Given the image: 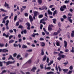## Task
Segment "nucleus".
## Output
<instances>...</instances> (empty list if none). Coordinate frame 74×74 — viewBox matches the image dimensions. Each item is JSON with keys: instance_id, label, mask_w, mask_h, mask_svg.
I'll return each mask as SVG.
<instances>
[{"instance_id": "41", "label": "nucleus", "mask_w": 74, "mask_h": 74, "mask_svg": "<svg viewBox=\"0 0 74 74\" xmlns=\"http://www.w3.org/2000/svg\"><path fill=\"white\" fill-rule=\"evenodd\" d=\"M16 18H17V16H15L14 18V21H16Z\"/></svg>"}, {"instance_id": "17", "label": "nucleus", "mask_w": 74, "mask_h": 74, "mask_svg": "<svg viewBox=\"0 0 74 74\" xmlns=\"http://www.w3.org/2000/svg\"><path fill=\"white\" fill-rule=\"evenodd\" d=\"M2 52H8V50L7 49H2Z\"/></svg>"}, {"instance_id": "9", "label": "nucleus", "mask_w": 74, "mask_h": 74, "mask_svg": "<svg viewBox=\"0 0 74 74\" xmlns=\"http://www.w3.org/2000/svg\"><path fill=\"white\" fill-rule=\"evenodd\" d=\"M37 69V68L36 67L34 66L33 67L32 69H31V71H33V72H34Z\"/></svg>"}, {"instance_id": "38", "label": "nucleus", "mask_w": 74, "mask_h": 74, "mask_svg": "<svg viewBox=\"0 0 74 74\" xmlns=\"http://www.w3.org/2000/svg\"><path fill=\"white\" fill-rule=\"evenodd\" d=\"M73 66H71L69 67V69L70 70H73Z\"/></svg>"}, {"instance_id": "18", "label": "nucleus", "mask_w": 74, "mask_h": 74, "mask_svg": "<svg viewBox=\"0 0 74 74\" xmlns=\"http://www.w3.org/2000/svg\"><path fill=\"white\" fill-rule=\"evenodd\" d=\"M60 53L58 54V56H59V57L57 58L58 60L59 61L60 60H61V59H62V57H61L60 56Z\"/></svg>"}, {"instance_id": "54", "label": "nucleus", "mask_w": 74, "mask_h": 74, "mask_svg": "<svg viewBox=\"0 0 74 74\" xmlns=\"http://www.w3.org/2000/svg\"><path fill=\"white\" fill-rule=\"evenodd\" d=\"M44 40V38H40V41H42V40Z\"/></svg>"}, {"instance_id": "1", "label": "nucleus", "mask_w": 74, "mask_h": 74, "mask_svg": "<svg viewBox=\"0 0 74 74\" xmlns=\"http://www.w3.org/2000/svg\"><path fill=\"white\" fill-rule=\"evenodd\" d=\"M66 8V6L65 5H64L61 6L60 8V10L61 11H63L64 10V9Z\"/></svg>"}, {"instance_id": "29", "label": "nucleus", "mask_w": 74, "mask_h": 74, "mask_svg": "<svg viewBox=\"0 0 74 74\" xmlns=\"http://www.w3.org/2000/svg\"><path fill=\"white\" fill-rule=\"evenodd\" d=\"M38 3L39 4H41L42 0H38Z\"/></svg>"}, {"instance_id": "42", "label": "nucleus", "mask_w": 74, "mask_h": 74, "mask_svg": "<svg viewBox=\"0 0 74 74\" xmlns=\"http://www.w3.org/2000/svg\"><path fill=\"white\" fill-rule=\"evenodd\" d=\"M62 70L63 71H64L65 72L66 71H68V69H63Z\"/></svg>"}, {"instance_id": "32", "label": "nucleus", "mask_w": 74, "mask_h": 74, "mask_svg": "<svg viewBox=\"0 0 74 74\" xmlns=\"http://www.w3.org/2000/svg\"><path fill=\"white\" fill-rule=\"evenodd\" d=\"M23 48H26L27 47V46L23 45L22 46Z\"/></svg>"}, {"instance_id": "36", "label": "nucleus", "mask_w": 74, "mask_h": 74, "mask_svg": "<svg viewBox=\"0 0 74 74\" xmlns=\"http://www.w3.org/2000/svg\"><path fill=\"white\" fill-rule=\"evenodd\" d=\"M40 68L41 69H43L44 67H43V64H41L40 65Z\"/></svg>"}, {"instance_id": "24", "label": "nucleus", "mask_w": 74, "mask_h": 74, "mask_svg": "<svg viewBox=\"0 0 74 74\" xmlns=\"http://www.w3.org/2000/svg\"><path fill=\"white\" fill-rule=\"evenodd\" d=\"M31 63H32V60H29L26 63H25V64H27V63L30 64Z\"/></svg>"}, {"instance_id": "55", "label": "nucleus", "mask_w": 74, "mask_h": 74, "mask_svg": "<svg viewBox=\"0 0 74 74\" xmlns=\"http://www.w3.org/2000/svg\"><path fill=\"white\" fill-rule=\"evenodd\" d=\"M16 55H17V54H16V53H14V54H13L14 57H16Z\"/></svg>"}, {"instance_id": "34", "label": "nucleus", "mask_w": 74, "mask_h": 74, "mask_svg": "<svg viewBox=\"0 0 74 74\" xmlns=\"http://www.w3.org/2000/svg\"><path fill=\"white\" fill-rule=\"evenodd\" d=\"M73 73V71L71 70H70L69 71L68 73V74H71V73Z\"/></svg>"}, {"instance_id": "33", "label": "nucleus", "mask_w": 74, "mask_h": 74, "mask_svg": "<svg viewBox=\"0 0 74 74\" xmlns=\"http://www.w3.org/2000/svg\"><path fill=\"white\" fill-rule=\"evenodd\" d=\"M68 18L70 17V16H72V15L70 13H69L68 14Z\"/></svg>"}, {"instance_id": "15", "label": "nucleus", "mask_w": 74, "mask_h": 74, "mask_svg": "<svg viewBox=\"0 0 74 74\" xmlns=\"http://www.w3.org/2000/svg\"><path fill=\"white\" fill-rule=\"evenodd\" d=\"M23 33H24V34H26L27 33V31H26V29H25L24 31L21 32V34H23Z\"/></svg>"}, {"instance_id": "21", "label": "nucleus", "mask_w": 74, "mask_h": 74, "mask_svg": "<svg viewBox=\"0 0 74 74\" xmlns=\"http://www.w3.org/2000/svg\"><path fill=\"white\" fill-rule=\"evenodd\" d=\"M48 14H49V15H52V12L50 11L49 10H48Z\"/></svg>"}, {"instance_id": "57", "label": "nucleus", "mask_w": 74, "mask_h": 74, "mask_svg": "<svg viewBox=\"0 0 74 74\" xmlns=\"http://www.w3.org/2000/svg\"><path fill=\"white\" fill-rule=\"evenodd\" d=\"M63 17L64 19H66V18H67V16H66L65 15H64L63 16Z\"/></svg>"}, {"instance_id": "64", "label": "nucleus", "mask_w": 74, "mask_h": 74, "mask_svg": "<svg viewBox=\"0 0 74 74\" xmlns=\"http://www.w3.org/2000/svg\"><path fill=\"white\" fill-rule=\"evenodd\" d=\"M14 47H18V45H16V44H14Z\"/></svg>"}, {"instance_id": "31", "label": "nucleus", "mask_w": 74, "mask_h": 74, "mask_svg": "<svg viewBox=\"0 0 74 74\" xmlns=\"http://www.w3.org/2000/svg\"><path fill=\"white\" fill-rule=\"evenodd\" d=\"M41 44L42 47H44V46H45V43H44V42H41Z\"/></svg>"}, {"instance_id": "25", "label": "nucleus", "mask_w": 74, "mask_h": 74, "mask_svg": "<svg viewBox=\"0 0 74 74\" xmlns=\"http://www.w3.org/2000/svg\"><path fill=\"white\" fill-rule=\"evenodd\" d=\"M46 59H47V56H45L43 57V58L42 59V61H45V60H46Z\"/></svg>"}, {"instance_id": "13", "label": "nucleus", "mask_w": 74, "mask_h": 74, "mask_svg": "<svg viewBox=\"0 0 74 74\" xmlns=\"http://www.w3.org/2000/svg\"><path fill=\"white\" fill-rule=\"evenodd\" d=\"M33 14L34 15V16H37V14H38L39 13L38 12L35 11L34 12Z\"/></svg>"}, {"instance_id": "47", "label": "nucleus", "mask_w": 74, "mask_h": 74, "mask_svg": "<svg viewBox=\"0 0 74 74\" xmlns=\"http://www.w3.org/2000/svg\"><path fill=\"white\" fill-rule=\"evenodd\" d=\"M0 66L1 67H2V66H3V62H0Z\"/></svg>"}, {"instance_id": "39", "label": "nucleus", "mask_w": 74, "mask_h": 74, "mask_svg": "<svg viewBox=\"0 0 74 74\" xmlns=\"http://www.w3.org/2000/svg\"><path fill=\"white\" fill-rule=\"evenodd\" d=\"M0 47H4V44L0 43Z\"/></svg>"}, {"instance_id": "37", "label": "nucleus", "mask_w": 74, "mask_h": 74, "mask_svg": "<svg viewBox=\"0 0 74 74\" xmlns=\"http://www.w3.org/2000/svg\"><path fill=\"white\" fill-rule=\"evenodd\" d=\"M74 47H72V49L71 51V52H72L73 53H74Z\"/></svg>"}, {"instance_id": "4", "label": "nucleus", "mask_w": 74, "mask_h": 74, "mask_svg": "<svg viewBox=\"0 0 74 74\" xmlns=\"http://www.w3.org/2000/svg\"><path fill=\"white\" fill-rule=\"evenodd\" d=\"M14 62H15V61L14 60V62H10L9 61L6 62V66H8L9 64H12L13 63H14Z\"/></svg>"}, {"instance_id": "11", "label": "nucleus", "mask_w": 74, "mask_h": 74, "mask_svg": "<svg viewBox=\"0 0 74 74\" xmlns=\"http://www.w3.org/2000/svg\"><path fill=\"white\" fill-rule=\"evenodd\" d=\"M29 19L31 22H32L33 21V17L31 15L29 16Z\"/></svg>"}, {"instance_id": "5", "label": "nucleus", "mask_w": 74, "mask_h": 74, "mask_svg": "<svg viewBox=\"0 0 74 74\" xmlns=\"http://www.w3.org/2000/svg\"><path fill=\"white\" fill-rule=\"evenodd\" d=\"M62 31V29H60L59 30H58L57 31V32H55L53 34L54 35H57L58 34V33H59L60 32Z\"/></svg>"}, {"instance_id": "28", "label": "nucleus", "mask_w": 74, "mask_h": 74, "mask_svg": "<svg viewBox=\"0 0 74 74\" xmlns=\"http://www.w3.org/2000/svg\"><path fill=\"white\" fill-rule=\"evenodd\" d=\"M0 10H1L3 12H7V10H5L4 9H1Z\"/></svg>"}, {"instance_id": "12", "label": "nucleus", "mask_w": 74, "mask_h": 74, "mask_svg": "<svg viewBox=\"0 0 74 74\" xmlns=\"http://www.w3.org/2000/svg\"><path fill=\"white\" fill-rule=\"evenodd\" d=\"M60 56H61V58H62V59H64V58H66V56H65L64 55L62 54L60 55Z\"/></svg>"}, {"instance_id": "22", "label": "nucleus", "mask_w": 74, "mask_h": 74, "mask_svg": "<svg viewBox=\"0 0 74 74\" xmlns=\"http://www.w3.org/2000/svg\"><path fill=\"white\" fill-rule=\"evenodd\" d=\"M48 30L50 32H51V31H52V28L50 26H49L48 27Z\"/></svg>"}, {"instance_id": "48", "label": "nucleus", "mask_w": 74, "mask_h": 74, "mask_svg": "<svg viewBox=\"0 0 74 74\" xmlns=\"http://www.w3.org/2000/svg\"><path fill=\"white\" fill-rule=\"evenodd\" d=\"M12 37H13V36H12V35L10 36L9 37V40H10V39H11V38H12Z\"/></svg>"}, {"instance_id": "52", "label": "nucleus", "mask_w": 74, "mask_h": 74, "mask_svg": "<svg viewBox=\"0 0 74 74\" xmlns=\"http://www.w3.org/2000/svg\"><path fill=\"white\" fill-rule=\"evenodd\" d=\"M27 51H28V52H32V49H29V50H27Z\"/></svg>"}, {"instance_id": "46", "label": "nucleus", "mask_w": 74, "mask_h": 74, "mask_svg": "<svg viewBox=\"0 0 74 74\" xmlns=\"http://www.w3.org/2000/svg\"><path fill=\"white\" fill-rule=\"evenodd\" d=\"M56 69L57 71H58V66H57V65H56Z\"/></svg>"}, {"instance_id": "62", "label": "nucleus", "mask_w": 74, "mask_h": 74, "mask_svg": "<svg viewBox=\"0 0 74 74\" xmlns=\"http://www.w3.org/2000/svg\"><path fill=\"white\" fill-rule=\"evenodd\" d=\"M53 63V60L50 61V63L52 64Z\"/></svg>"}, {"instance_id": "49", "label": "nucleus", "mask_w": 74, "mask_h": 74, "mask_svg": "<svg viewBox=\"0 0 74 74\" xmlns=\"http://www.w3.org/2000/svg\"><path fill=\"white\" fill-rule=\"evenodd\" d=\"M49 58L48 57H47V63H49Z\"/></svg>"}, {"instance_id": "53", "label": "nucleus", "mask_w": 74, "mask_h": 74, "mask_svg": "<svg viewBox=\"0 0 74 74\" xmlns=\"http://www.w3.org/2000/svg\"><path fill=\"white\" fill-rule=\"evenodd\" d=\"M43 27V25H42V24L40 25V29H42V27Z\"/></svg>"}, {"instance_id": "16", "label": "nucleus", "mask_w": 74, "mask_h": 74, "mask_svg": "<svg viewBox=\"0 0 74 74\" xmlns=\"http://www.w3.org/2000/svg\"><path fill=\"white\" fill-rule=\"evenodd\" d=\"M46 67H47V65H45V70H50L51 67H49L46 68Z\"/></svg>"}, {"instance_id": "58", "label": "nucleus", "mask_w": 74, "mask_h": 74, "mask_svg": "<svg viewBox=\"0 0 74 74\" xmlns=\"http://www.w3.org/2000/svg\"><path fill=\"white\" fill-rule=\"evenodd\" d=\"M5 27H3L2 28V31H3V32H4V30H5Z\"/></svg>"}, {"instance_id": "2", "label": "nucleus", "mask_w": 74, "mask_h": 74, "mask_svg": "<svg viewBox=\"0 0 74 74\" xmlns=\"http://www.w3.org/2000/svg\"><path fill=\"white\" fill-rule=\"evenodd\" d=\"M25 25L27 26V29L28 30H29V29H30V24L29 23L27 22L25 23Z\"/></svg>"}, {"instance_id": "45", "label": "nucleus", "mask_w": 74, "mask_h": 74, "mask_svg": "<svg viewBox=\"0 0 74 74\" xmlns=\"http://www.w3.org/2000/svg\"><path fill=\"white\" fill-rule=\"evenodd\" d=\"M58 68L60 72V71H61V68H60V66H58Z\"/></svg>"}, {"instance_id": "63", "label": "nucleus", "mask_w": 74, "mask_h": 74, "mask_svg": "<svg viewBox=\"0 0 74 74\" xmlns=\"http://www.w3.org/2000/svg\"><path fill=\"white\" fill-rule=\"evenodd\" d=\"M53 5H51L50 6L49 8H52V7H53Z\"/></svg>"}, {"instance_id": "20", "label": "nucleus", "mask_w": 74, "mask_h": 74, "mask_svg": "<svg viewBox=\"0 0 74 74\" xmlns=\"http://www.w3.org/2000/svg\"><path fill=\"white\" fill-rule=\"evenodd\" d=\"M71 36L72 37H74V31H72V32L71 33Z\"/></svg>"}, {"instance_id": "30", "label": "nucleus", "mask_w": 74, "mask_h": 74, "mask_svg": "<svg viewBox=\"0 0 74 74\" xmlns=\"http://www.w3.org/2000/svg\"><path fill=\"white\" fill-rule=\"evenodd\" d=\"M14 42V40H11L9 41V43L10 44H11V43H12V42Z\"/></svg>"}, {"instance_id": "43", "label": "nucleus", "mask_w": 74, "mask_h": 74, "mask_svg": "<svg viewBox=\"0 0 74 74\" xmlns=\"http://www.w3.org/2000/svg\"><path fill=\"white\" fill-rule=\"evenodd\" d=\"M68 64V62H65L63 64H64L65 66H66L67 64Z\"/></svg>"}, {"instance_id": "59", "label": "nucleus", "mask_w": 74, "mask_h": 74, "mask_svg": "<svg viewBox=\"0 0 74 74\" xmlns=\"http://www.w3.org/2000/svg\"><path fill=\"white\" fill-rule=\"evenodd\" d=\"M25 16H28V14L27 13H26L25 14Z\"/></svg>"}, {"instance_id": "8", "label": "nucleus", "mask_w": 74, "mask_h": 74, "mask_svg": "<svg viewBox=\"0 0 74 74\" xmlns=\"http://www.w3.org/2000/svg\"><path fill=\"white\" fill-rule=\"evenodd\" d=\"M64 47L66 49L67 48V42L66 41L64 40Z\"/></svg>"}, {"instance_id": "6", "label": "nucleus", "mask_w": 74, "mask_h": 74, "mask_svg": "<svg viewBox=\"0 0 74 74\" xmlns=\"http://www.w3.org/2000/svg\"><path fill=\"white\" fill-rule=\"evenodd\" d=\"M45 8V10H47V8L46 7V6H44L42 8H39V10H44Z\"/></svg>"}, {"instance_id": "23", "label": "nucleus", "mask_w": 74, "mask_h": 74, "mask_svg": "<svg viewBox=\"0 0 74 74\" xmlns=\"http://www.w3.org/2000/svg\"><path fill=\"white\" fill-rule=\"evenodd\" d=\"M4 6L5 7H8V6H9V5L8 3H7L6 2H5Z\"/></svg>"}, {"instance_id": "10", "label": "nucleus", "mask_w": 74, "mask_h": 74, "mask_svg": "<svg viewBox=\"0 0 74 74\" xmlns=\"http://www.w3.org/2000/svg\"><path fill=\"white\" fill-rule=\"evenodd\" d=\"M71 18V17H68L67 19L68 20V21H69L70 23H73V20H72L71 19H70Z\"/></svg>"}, {"instance_id": "26", "label": "nucleus", "mask_w": 74, "mask_h": 74, "mask_svg": "<svg viewBox=\"0 0 74 74\" xmlns=\"http://www.w3.org/2000/svg\"><path fill=\"white\" fill-rule=\"evenodd\" d=\"M56 19L54 18L53 19V22L54 24H56Z\"/></svg>"}, {"instance_id": "40", "label": "nucleus", "mask_w": 74, "mask_h": 74, "mask_svg": "<svg viewBox=\"0 0 74 74\" xmlns=\"http://www.w3.org/2000/svg\"><path fill=\"white\" fill-rule=\"evenodd\" d=\"M56 10H55L53 13V15H55L56 14Z\"/></svg>"}, {"instance_id": "27", "label": "nucleus", "mask_w": 74, "mask_h": 74, "mask_svg": "<svg viewBox=\"0 0 74 74\" xmlns=\"http://www.w3.org/2000/svg\"><path fill=\"white\" fill-rule=\"evenodd\" d=\"M10 59H11L12 60H14V58L12 57V56L10 55V57L8 59V60H10Z\"/></svg>"}, {"instance_id": "7", "label": "nucleus", "mask_w": 74, "mask_h": 74, "mask_svg": "<svg viewBox=\"0 0 74 74\" xmlns=\"http://www.w3.org/2000/svg\"><path fill=\"white\" fill-rule=\"evenodd\" d=\"M8 18V16H6L5 17H4L3 19V21H2V23H5V20L7 19Z\"/></svg>"}, {"instance_id": "61", "label": "nucleus", "mask_w": 74, "mask_h": 74, "mask_svg": "<svg viewBox=\"0 0 74 74\" xmlns=\"http://www.w3.org/2000/svg\"><path fill=\"white\" fill-rule=\"evenodd\" d=\"M49 26H50L51 27H53V25L52 24L49 25Z\"/></svg>"}, {"instance_id": "35", "label": "nucleus", "mask_w": 74, "mask_h": 74, "mask_svg": "<svg viewBox=\"0 0 74 74\" xmlns=\"http://www.w3.org/2000/svg\"><path fill=\"white\" fill-rule=\"evenodd\" d=\"M43 17V15L41 14L39 16V18H42Z\"/></svg>"}, {"instance_id": "44", "label": "nucleus", "mask_w": 74, "mask_h": 74, "mask_svg": "<svg viewBox=\"0 0 74 74\" xmlns=\"http://www.w3.org/2000/svg\"><path fill=\"white\" fill-rule=\"evenodd\" d=\"M7 72V71L5 70H4L3 71H2V73L3 74V73H6Z\"/></svg>"}, {"instance_id": "56", "label": "nucleus", "mask_w": 74, "mask_h": 74, "mask_svg": "<svg viewBox=\"0 0 74 74\" xmlns=\"http://www.w3.org/2000/svg\"><path fill=\"white\" fill-rule=\"evenodd\" d=\"M69 51V49H66L65 51V52H68V51Z\"/></svg>"}, {"instance_id": "50", "label": "nucleus", "mask_w": 74, "mask_h": 74, "mask_svg": "<svg viewBox=\"0 0 74 74\" xmlns=\"http://www.w3.org/2000/svg\"><path fill=\"white\" fill-rule=\"evenodd\" d=\"M18 28H21V29H22L23 28V26L22 25H19V26L18 27Z\"/></svg>"}, {"instance_id": "14", "label": "nucleus", "mask_w": 74, "mask_h": 74, "mask_svg": "<svg viewBox=\"0 0 74 74\" xmlns=\"http://www.w3.org/2000/svg\"><path fill=\"white\" fill-rule=\"evenodd\" d=\"M56 45L57 46H60V42L58 40H57L56 41Z\"/></svg>"}, {"instance_id": "51", "label": "nucleus", "mask_w": 74, "mask_h": 74, "mask_svg": "<svg viewBox=\"0 0 74 74\" xmlns=\"http://www.w3.org/2000/svg\"><path fill=\"white\" fill-rule=\"evenodd\" d=\"M69 3V1H68L66 0L64 1V3L65 4H66L67 3Z\"/></svg>"}, {"instance_id": "3", "label": "nucleus", "mask_w": 74, "mask_h": 74, "mask_svg": "<svg viewBox=\"0 0 74 74\" xmlns=\"http://www.w3.org/2000/svg\"><path fill=\"white\" fill-rule=\"evenodd\" d=\"M6 23L5 24V26H6V29L8 30L9 29V27H8V26H8V23H9V20H7L6 21Z\"/></svg>"}, {"instance_id": "60", "label": "nucleus", "mask_w": 74, "mask_h": 74, "mask_svg": "<svg viewBox=\"0 0 74 74\" xmlns=\"http://www.w3.org/2000/svg\"><path fill=\"white\" fill-rule=\"evenodd\" d=\"M9 32L10 33H13V30L12 29L10 30H9Z\"/></svg>"}, {"instance_id": "19", "label": "nucleus", "mask_w": 74, "mask_h": 74, "mask_svg": "<svg viewBox=\"0 0 74 74\" xmlns=\"http://www.w3.org/2000/svg\"><path fill=\"white\" fill-rule=\"evenodd\" d=\"M41 55H44V49H42L41 50Z\"/></svg>"}]
</instances>
